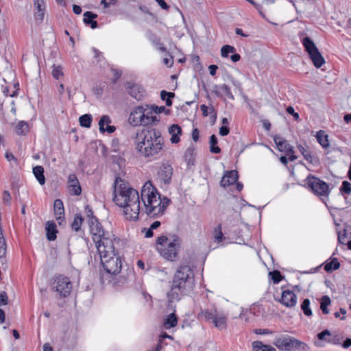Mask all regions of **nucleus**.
Wrapping results in <instances>:
<instances>
[{
    "mask_svg": "<svg viewBox=\"0 0 351 351\" xmlns=\"http://www.w3.org/2000/svg\"><path fill=\"white\" fill-rule=\"evenodd\" d=\"M213 237L215 242L219 243L222 242L224 239V235L222 232V227L221 224L219 223L213 230Z\"/></svg>",
    "mask_w": 351,
    "mask_h": 351,
    "instance_id": "obj_33",
    "label": "nucleus"
},
{
    "mask_svg": "<svg viewBox=\"0 0 351 351\" xmlns=\"http://www.w3.org/2000/svg\"><path fill=\"white\" fill-rule=\"evenodd\" d=\"M73 12L75 14H81L82 12V8L80 5H73Z\"/></svg>",
    "mask_w": 351,
    "mask_h": 351,
    "instance_id": "obj_64",
    "label": "nucleus"
},
{
    "mask_svg": "<svg viewBox=\"0 0 351 351\" xmlns=\"http://www.w3.org/2000/svg\"><path fill=\"white\" fill-rule=\"evenodd\" d=\"M340 263L337 258H330L324 263V269L326 272H331L340 267Z\"/></svg>",
    "mask_w": 351,
    "mask_h": 351,
    "instance_id": "obj_28",
    "label": "nucleus"
},
{
    "mask_svg": "<svg viewBox=\"0 0 351 351\" xmlns=\"http://www.w3.org/2000/svg\"><path fill=\"white\" fill-rule=\"evenodd\" d=\"M279 302L284 306L291 308L296 305L297 296L293 291L286 289L282 291Z\"/></svg>",
    "mask_w": 351,
    "mask_h": 351,
    "instance_id": "obj_14",
    "label": "nucleus"
},
{
    "mask_svg": "<svg viewBox=\"0 0 351 351\" xmlns=\"http://www.w3.org/2000/svg\"><path fill=\"white\" fill-rule=\"evenodd\" d=\"M173 286L184 294L191 292L195 287V275L193 270L187 265H180L173 278Z\"/></svg>",
    "mask_w": 351,
    "mask_h": 351,
    "instance_id": "obj_5",
    "label": "nucleus"
},
{
    "mask_svg": "<svg viewBox=\"0 0 351 351\" xmlns=\"http://www.w3.org/2000/svg\"><path fill=\"white\" fill-rule=\"evenodd\" d=\"M183 294L178 291V287H174V286H171V289L170 291L168 293L167 296L169 302H173L175 300H179L180 299V295Z\"/></svg>",
    "mask_w": 351,
    "mask_h": 351,
    "instance_id": "obj_35",
    "label": "nucleus"
},
{
    "mask_svg": "<svg viewBox=\"0 0 351 351\" xmlns=\"http://www.w3.org/2000/svg\"><path fill=\"white\" fill-rule=\"evenodd\" d=\"M29 128L28 123L25 121H19L14 128L15 132L18 135H25L29 132Z\"/></svg>",
    "mask_w": 351,
    "mask_h": 351,
    "instance_id": "obj_32",
    "label": "nucleus"
},
{
    "mask_svg": "<svg viewBox=\"0 0 351 351\" xmlns=\"http://www.w3.org/2000/svg\"><path fill=\"white\" fill-rule=\"evenodd\" d=\"M218 66L215 64H211L208 66L210 75L212 76L215 75Z\"/></svg>",
    "mask_w": 351,
    "mask_h": 351,
    "instance_id": "obj_56",
    "label": "nucleus"
},
{
    "mask_svg": "<svg viewBox=\"0 0 351 351\" xmlns=\"http://www.w3.org/2000/svg\"><path fill=\"white\" fill-rule=\"evenodd\" d=\"M341 346L343 348H348L351 346V339L350 338H346V340L343 341V342L341 343Z\"/></svg>",
    "mask_w": 351,
    "mask_h": 351,
    "instance_id": "obj_60",
    "label": "nucleus"
},
{
    "mask_svg": "<svg viewBox=\"0 0 351 351\" xmlns=\"http://www.w3.org/2000/svg\"><path fill=\"white\" fill-rule=\"evenodd\" d=\"M126 88L128 89V93L135 99L141 101L143 99L145 90L141 86L128 82Z\"/></svg>",
    "mask_w": 351,
    "mask_h": 351,
    "instance_id": "obj_17",
    "label": "nucleus"
},
{
    "mask_svg": "<svg viewBox=\"0 0 351 351\" xmlns=\"http://www.w3.org/2000/svg\"><path fill=\"white\" fill-rule=\"evenodd\" d=\"M8 296L5 291L0 293V306L6 305L8 304Z\"/></svg>",
    "mask_w": 351,
    "mask_h": 351,
    "instance_id": "obj_51",
    "label": "nucleus"
},
{
    "mask_svg": "<svg viewBox=\"0 0 351 351\" xmlns=\"http://www.w3.org/2000/svg\"><path fill=\"white\" fill-rule=\"evenodd\" d=\"M217 315V309L215 306L211 308L201 309L197 315V318L206 322H213Z\"/></svg>",
    "mask_w": 351,
    "mask_h": 351,
    "instance_id": "obj_20",
    "label": "nucleus"
},
{
    "mask_svg": "<svg viewBox=\"0 0 351 351\" xmlns=\"http://www.w3.org/2000/svg\"><path fill=\"white\" fill-rule=\"evenodd\" d=\"M317 143L322 146L323 149L329 147L328 135L326 134L325 131L320 130L317 132L315 135Z\"/></svg>",
    "mask_w": 351,
    "mask_h": 351,
    "instance_id": "obj_24",
    "label": "nucleus"
},
{
    "mask_svg": "<svg viewBox=\"0 0 351 351\" xmlns=\"http://www.w3.org/2000/svg\"><path fill=\"white\" fill-rule=\"evenodd\" d=\"M299 38L314 66L317 69L322 67L326 61L313 40L305 32H300Z\"/></svg>",
    "mask_w": 351,
    "mask_h": 351,
    "instance_id": "obj_8",
    "label": "nucleus"
},
{
    "mask_svg": "<svg viewBox=\"0 0 351 351\" xmlns=\"http://www.w3.org/2000/svg\"><path fill=\"white\" fill-rule=\"evenodd\" d=\"M169 133L171 136L170 138L171 143L176 144L180 142V136L182 134V128L178 125H171L169 128Z\"/></svg>",
    "mask_w": 351,
    "mask_h": 351,
    "instance_id": "obj_23",
    "label": "nucleus"
},
{
    "mask_svg": "<svg viewBox=\"0 0 351 351\" xmlns=\"http://www.w3.org/2000/svg\"><path fill=\"white\" fill-rule=\"evenodd\" d=\"M119 242L107 241L106 245H99L97 252L99 255L101 265L104 272L101 273L100 282L102 284L112 283L113 287L118 289L127 283V278L125 276H117L122 268L123 259L116 250Z\"/></svg>",
    "mask_w": 351,
    "mask_h": 351,
    "instance_id": "obj_2",
    "label": "nucleus"
},
{
    "mask_svg": "<svg viewBox=\"0 0 351 351\" xmlns=\"http://www.w3.org/2000/svg\"><path fill=\"white\" fill-rule=\"evenodd\" d=\"M269 275L274 284L279 283L282 278L281 273L278 270L270 271Z\"/></svg>",
    "mask_w": 351,
    "mask_h": 351,
    "instance_id": "obj_45",
    "label": "nucleus"
},
{
    "mask_svg": "<svg viewBox=\"0 0 351 351\" xmlns=\"http://www.w3.org/2000/svg\"><path fill=\"white\" fill-rule=\"evenodd\" d=\"M218 140L215 134H212L209 138L210 152L213 154H219L220 147L217 145Z\"/></svg>",
    "mask_w": 351,
    "mask_h": 351,
    "instance_id": "obj_34",
    "label": "nucleus"
},
{
    "mask_svg": "<svg viewBox=\"0 0 351 351\" xmlns=\"http://www.w3.org/2000/svg\"><path fill=\"white\" fill-rule=\"evenodd\" d=\"M147 38L158 50L162 52L167 51V48L160 42V38L156 35L149 32L147 34Z\"/></svg>",
    "mask_w": 351,
    "mask_h": 351,
    "instance_id": "obj_26",
    "label": "nucleus"
},
{
    "mask_svg": "<svg viewBox=\"0 0 351 351\" xmlns=\"http://www.w3.org/2000/svg\"><path fill=\"white\" fill-rule=\"evenodd\" d=\"M326 343H330V344H333V345H338V344L341 343L339 342V339L337 336H335L331 338H328Z\"/></svg>",
    "mask_w": 351,
    "mask_h": 351,
    "instance_id": "obj_54",
    "label": "nucleus"
},
{
    "mask_svg": "<svg viewBox=\"0 0 351 351\" xmlns=\"http://www.w3.org/2000/svg\"><path fill=\"white\" fill-rule=\"evenodd\" d=\"M178 324V318L175 313L167 315L163 322V327L165 329H170L175 327Z\"/></svg>",
    "mask_w": 351,
    "mask_h": 351,
    "instance_id": "obj_29",
    "label": "nucleus"
},
{
    "mask_svg": "<svg viewBox=\"0 0 351 351\" xmlns=\"http://www.w3.org/2000/svg\"><path fill=\"white\" fill-rule=\"evenodd\" d=\"M68 183L70 187L69 192L71 195H79L81 194L82 189L77 176L75 174H69L68 176Z\"/></svg>",
    "mask_w": 351,
    "mask_h": 351,
    "instance_id": "obj_18",
    "label": "nucleus"
},
{
    "mask_svg": "<svg viewBox=\"0 0 351 351\" xmlns=\"http://www.w3.org/2000/svg\"><path fill=\"white\" fill-rule=\"evenodd\" d=\"M135 143L138 155L147 161L151 162L161 156L164 139L159 130L147 128L137 132Z\"/></svg>",
    "mask_w": 351,
    "mask_h": 351,
    "instance_id": "obj_3",
    "label": "nucleus"
},
{
    "mask_svg": "<svg viewBox=\"0 0 351 351\" xmlns=\"http://www.w3.org/2000/svg\"><path fill=\"white\" fill-rule=\"evenodd\" d=\"M173 175V167L167 162H163L158 167L157 171L158 179L160 182L165 185H168L171 182Z\"/></svg>",
    "mask_w": 351,
    "mask_h": 351,
    "instance_id": "obj_12",
    "label": "nucleus"
},
{
    "mask_svg": "<svg viewBox=\"0 0 351 351\" xmlns=\"http://www.w3.org/2000/svg\"><path fill=\"white\" fill-rule=\"evenodd\" d=\"M52 75L55 79L59 80L63 76L62 68L60 66L54 65L52 70Z\"/></svg>",
    "mask_w": 351,
    "mask_h": 351,
    "instance_id": "obj_46",
    "label": "nucleus"
},
{
    "mask_svg": "<svg viewBox=\"0 0 351 351\" xmlns=\"http://www.w3.org/2000/svg\"><path fill=\"white\" fill-rule=\"evenodd\" d=\"M129 122L133 126L156 125L159 120L156 115H151L149 106H138L133 108L129 116Z\"/></svg>",
    "mask_w": 351,
    "mask_h": 351,
    "instance_id": "obj_6",
    "label": "nucleus"
},
{
    "mask_svg": "<svg viewBox=\"0 0 351 351\" xmlns=\"http://www.w3.org/2000/svg\"><path fill=\"white\" fill-rule=\"evenodd\" d=\"M175 96V94L172 92H167L165 90L160 92V97L162 100L165 101V104L167 106L172 105L171 99Z\"/></svg>",
    "mask_w": 351,
    "mask_h": 351,
    "instance_id": "obj_40",
    "label": "nucleus"
},
{
    "mask_svg": "<svg viewBox=\"0 0 351 351\" xmlns=\"http://www.w3.org/2000/svg\"><path fill=\"white\" fill-rule=\"evenodd\" d=\"M34 7V19L36 22L41 23L44 20L46 10L45 0H33Z\"/></svg>",
    "mask_w": 351,
    "mask_h": 351,
    "instance_id": "obj_13",
    "label": "nucleus"
},
{
    "mask_svg": "<svg viewBox=\"0 0 351 351\" xmlns=\"http://www.w3.org/2000/svg\"><path fill=\"white\" fill-rule=\"evenodd\" d=\"M85 210H86L87 217H88V219H90V217H95L93 215V212L92 209L90 208L89 206H86Z\"/></svg>",
    "mask_w": 351,
    "mask_h": 351,
    "instance_id": "obj_61",
    "label": "nucleus"
},
{
    "mask_svg": "<svg viewBox=\"0 0 351 351\" xmlns=\"http://www.w3.org/2000/svg\"><path fill=\"white\" fill-rule=\"evenodd\" d=\"M236 49L233 46L226 45L221 49V55L223 58H228L229 53H234Z\"/></svg>",
    "mask_w": 351,
    "mask_h": 351,
    "instance_id": "obj_44",
    "label": "nucleus"
},
{
    "mask_svg": "<svg viewBox=\"0 0 351 351\" xmlns=\"http://www.w3.org/2000/svg\"><path fill=\"white\" fill-rule=\"evenodd\" d=\"M118 178L114 182V203L124 209L127 219L136 221L141 211V201L143 204L142 211L150 218H158L162 216L169 204L170 200L161 197L160 193L150 181L146 182L142 187L141 195L138 192L125 183L117 185Z\"/></svg>",
    "mask_w": 351,
    "mask_h": 351,
    "instance_id": "obj_1",
    "label": "nucleus"
},
{
    "mask_svg": "<svg viewBox=\"0 0 351 351\" xmlns=\"http://www.w3.org/2000/svg\"><path fill=\"white\" fill-rule=\"evenodd\" d=\"M6 254V243L4 237H0V258H4Z\"/></svg>",
    "mask_w": 351,
    "mask_h": 351,
    "instance_id": "obj_48",
    "label": "nucleus"
},
{
    "mask_svg": "<svg viewBox=\"0 0 351 351\" xmlns=\"http://www.w3.org/2000/svg\"><path fill=\"white\" fill-rule=\"evenodd\" d=\"M230 133V128L227 125H222L219 128V134L222 136H227Z\"/></svg>",
    "mask_w": 351,
    "mask_h": 351,
    "instance_id": "obj_52",
    "label": "nucleus"
},
{
    "mask_svg": "<svg viewBox=\"0 0 351 351\" xmlns=\"http://www.w3.org/2000/svg\"><path fill=\"white\" fill-rule=\"evenodd\" d=\"M216 328H223L226 326V317L224 315H220L215 317L212 322Z\"/></svg>",
    "mask_w": 351,
    "mask_h": 351,
    "instance_id": "obj_39",
    "label": "nucleus"
},
{
    "mask_svg": "<svg viewBox=\"0 0 351 351\" xmlns=\"http://www.w3.org/2000/svg\"><path fill=\"white\" fill-rule=\"evenodd\" d=\"M44 172V168L42 166L38 165L33 168V173L40 185L45 183Z\"/></svg>",
    "mask_w": 351,
    "mask_h": 351,
    "instance_id": "obj_31",
    "label": "nucleus"
},
{
    "mask_svg": "<svg viewBox=\"0 0 351 351\" xmlns=\"http://www.w3.org/2000/svg\"><path fill=\"white\" fill-rule=\"evenodd\" d=\"M199 138V131L197 128H194L192 131V138L195 142H197Z\"/></svg>",
    "mask_w": 351,
    "mask_h": 351,
    "instance_id": "obj_55",
    "label": "nucleus"
},
{
    "mask_svg": "<svg viewBox=\"0 0 351 351\" xmlns=\"http://www.w3.org/2000/svg\"><path fill=\"white\" fill-rule=\"evenodd\" d=\"M331 300L329 296L324 295L322 297L320 300V308L324 314H328L329 313V310L328 306L330 304Z\"/></svg>",
    "mask_w": 351,
    "mask_h": 351,
    "instance_id": "obj_37",
    "label": "nucleus"
},
{
    "mask_svg": "<svg viewBox=\"0 0 351 351\" xmlns=\"http://www.w3.org/2000/svg\"><path fill=\"white\" fill-rule=\"evenodd\" d=\"M233 54L230 56V59L233 62H237L240 60L241 56L239 53H232Z\"/></svg>",
    "mask_w": 351,
    "mask_h": 351,
    "instance_id": "obj_62",
    "label": "nucleus"
},
{
    "mask_svg": "<svg viewBox=\"0 0 351 351\" xmlns=\"http://www.w3.org/2000/svg\"><path fill=\"white\" fill-rule=\"evenodd\" d=\"M111 122L112 121L108 115L101 116L98 123L100 132L102 134L105 132L113 133L116 130V128L114 125H110Z\"/></svg>",
    "mask_w": 351,
    "mask_h": 351,
    "instance_id": "obj_15",
    "label": "nucleus"
},
{
    "mask_svg": "<svg viewBox=\"0 0 351 351\" xmlns=\"http://www.w3.org/2000/svg\"><path fill=\"white\" fill-rule=\"evenodd\" d=\"M200 109H201V111L202 112V115L204 117H207L208 113V107L205 105V104H202L200 106Z\"/></svg>",
    "mask_w": 351,
    "mask_h": 351,
    "instance_id": "obj_63",
    "label": "nucleus"
},
{
    "mask_svg": "<svg viewBox=\"0 0 351 351\" xmlns=\"http://www.w3.org/2000/svg\"><path fill=\"white\" fill-rule=\"evenodd\" d=\"M97 17L96 14L93 13L90 11H86L84 13L83 21L86 25H90L92 29L97 27V22L95 21V19Z\"/></svg>",
    "mask_w": 351,
    "mask_h": 351,
    "instance_id": "obj_25",
    "label": "nucleus"
},
{
    "mask_svg": "<svg viewBox=\"0 0 351 351\" xmlns=\"http://www.w3.org/2000/svg\"><path fill=\"white\" fill-rule=\"evenodd\" d=\"M112 72L114 76L113 82H116L117 80L121 77V73L117 69H112Z\"/></svg>",
    "mask_w": 351,
    "mask_h": 351,
    "instance_id": "obj_58",
    "label": "nucleus"
},
{
    "mask_svg": "<svg viewBox=\"0 0 351 351\" xmlns=\"http://www.w3.org/2000/svg\"><path fill=\"white\" fill-rule=\"evenodd\" d=\"M327 336H330V332L328 329H325L317 335V337L320 341H325L327 342Z\"/></svg>",
    "mask_w": 351,
    "mask_h": 351,
    "instance_id": "obj_49",
    "label": "nucleus"
},
{
    "mask_svg": "<svg viewBox=\"0 0 351 351\" xmlns=\"http://www.w3.org/2000/svg\"><path fill=\"white\" fill-rule=\"evenodd\" d=\"M298 149L304 156V159L312 165H317L319 163V159L317 157H314L311 155V152L302 145L300 144L298 145Z\"/></svg>",
    "mask_w": 351,
    "mask_h": 351,
    "instance_id": "obj_22",
    "label": "nucleus"
},
{
    "mask_svg": "<svg viewBox=\"0 0 351 351\" xmlns=\"http://www.w3.org/2000/svg\"><path fill=\"white\" fill-rule=\"evenodd\" d=\"M53 210L56 219L58 221L60 225L64 220V208L63 202L60 199H56L53 203Z\"/></svg>",
    "mask_w": 351,
    "mask_h": 351,
    "instance_id": "obj_19",
    "label": "nucleus"
},
{
    "mask_svg": "<svg viewBox=\"0 0 351 351\" xmlns=\"http://www.w3.org/2000/svg\"><path fill=\"white\" fill-rule=\"evenodd\" d=\"M254 332L256 335H269L272 333V331L269 329L256 328Z\"/></svg>",
    "mask_w": 351,
    "mask_h": 351,
    "instance_id": "obj_53",
    "label": "nucleus"
},
{
    "mask_svg": "<svg viewBox=\"0 0 351 351\" xmlns=\"http://www.w3.org/2000/svg\"><path fill=\"white\" fill-rule=\"evenodd\" d=\"M253 351H277L270 345H265L261 341H254L252 343Z\"/></svg>",
    "mask_w": 351,
    "mask_h": 351,
    "instance_id": "obj_30",
    "label": "nucleus"
},
{
    "mask_svg": "<svg viewBox=\"0 0 351 351\" xmlns=\"http://www.w3.org/2000/svg\"><path fill=\"white\" fill-rule=\"evenodd\" d=\"M157 250L162 257L173 261L178 256L182 240L177 234H173L169 239L165 235L158 237L156 241Z\"/></svg>",
    "mask_w": 351,
    "mask_h": 351,
    "instance_id": "obj_4",
    "label": "nucleus"
},
{
    "mask_svg": "<svg viewBox=\"0 0 351 351\" xmlns=\"http://www.w3.org/2000/svg\"><path fill=\"white\" fill-rule=\"evenodd\" d=\"M216 88L217 90H215L214 93L217 97H220L223 95L230 99H234V97L231 92L230 87L227 84H223L219 86H216Z\"/></svg>",
    "mask_w": 351,
    "mask_h": 351,
    "instance_id": "obj_21",
    "label": "nucleus"
},
{
    "mask_svg": "<svg viewBox=\"0 0 351 351\" xmlns=\"http://www.w3.org/2000/svg\"><path fill=\"white\" fill-rule=\"evenodd\" d=\"M156 1L163 10H167L169 8V6L167 5L165 0H156Z\"/></svg>",
    "mask_w": 351,
    "mask_h": 351,
    "instance_id": "obj_57",
    "label": "nucleus"
},
{
    "mask_svg": "<svg viewBox=\"0 0 351 351\" xmlns=\"http://www.w3.org/2000/svg\"><path fill=\"white\" fill-rule=\"evenodd\" d=\"M185 160L189 165L195 164L194 149L192 147H188L184 154Z\"/></svg>",
    "mask_w": 351,
    "mask_h": 351,
    "instance_id": "obj_41",
    "label": "nucleus"
},
{
    "mask_svg": "<svg viewBox=\"0 0 351 351\" xmlns=\"http://www.w3.org/2000/svg\"><path fill=\"white\" fill-rule=\"evenodd\" d=\"M93 121L92 115L90 114H84L80 117L79 121L80 125L84 128H89Z\"/></svg>",
    "mask_w": 351,
    "mask_h": 351,
    "instance_id": "obj_36",
    "label": "nucleus"
},
{
    "mask_svg": "<svg viewBox=\"0 0 351 351\" xmlns=\"http://www.w3.org/2000/svg\"><path fill=\"white\" fill-rule=\"evenodd\" d=\"M149 110L151 111V115H153L154 113L160 114L162 112L168 114L170 111L169 109H167L165 106H158L156 105H152L150 106H149Z\"/></svg>",
    "mask_w": 351,
    "mask_h": 351,
    "instance_id": "obj_42",
    "label": "nucleus"
},
{
    "mask_svg": "<svg viewBox=\"0 0 351 351\" xmlns=\"http://www.w3.org/2000/svg\"><path fill=\"white\" fill-rule=\"evenodd\" d=\"M5 158L7 159L8 161L9 162H11V161H16V157L10 152H5Z\"/></svg>",
    "mask_w": 351,
    "mask_h": 351,
    "instance_id": "obj_59",
    "label": "nucleus"
},
{
    "mask_svg": "<svg viewBox=\"0 0 351 351\" xmlns=\"http://www.w3.org/2000/svg\"><path fill=\"white\" fill-rule=\"evenodd\" d=\"M84 221L83 217L80 214L75 215L73 221L71 223V228L75 232H78L81 230V226Z\"/></svg>",
    "mask_w": 351,
    "mask_h": 351,
    "instance_id": "obj_38",
    "label": "nucleus"
},
{
    "mask_svg": "<svg viewBox=\"0 0 351 351\" xmlns=\"http://www.w3.org/2000/svg\"><path fill=\"white\" fill-rule=\"evenodd\" d=\"M310 300L308 298H305L301 304V309L306 316H311L312 311L310 308Z\"/></svg>",
    "mask_w": 351,
    "mask_h": 351,
    "instance_id": "obj_43",
    "label": "nucleus"
},
{
    "mask_svg": "<svg viewBox=\"0 0 351 351\" xmlns=\"http://www.w3.org/2000/svg\"><path fill=\"white\" fill-rule=\"evenodd\" d=\"M340 191L345 194L351 193V184L348 181H343L340 187Z\"/></svg>",
    "mask_w": 351,
    "mask_h": 351,
    "instance_id": "obj_47",
    "label": "nucleus"
},
{
    "mask_svg": "<svg viewBox=\"0 0 351 351\" xmlns=\"http://www.w3.org/2000/svg\"><path fill=\"white\" fill-rule=\"evenodd\" d=\"M53 289L58 292L61 297L68 296L72 290L73 285L68 277L59 275L55 277L53 284Z\"/></svg>",
    "mask_w": 351,
    "mask_h": 351,
    "instance_id": "obj_11",
    "label": "nucleus"
},
{
    "mask_svg": "<svg viewBox=\"0 0 351 351\" xmlns=\"http://www.w3.org/2000/svg\"><path fill=\"white\" fill-rule=\"evenodd\" d=\"M304 182L309 190L315 195L328 197L330 189L326 182L313 175H308Z\"/></svg>",
    "mask_w": 351,
    "mask_h": 351,
    "instance_id": "obj_10",
    "label": "nucleus"
},
{
    "mask_svg": "<svg viewBox=\"0 0 351 351\" xmlns=\"http://www.w3.org/2000/svg\"><path fill=\"white\" fill-rule=\"evenodd\" d=\"M273 343L281 351H306L309 349L306 343L287 334L276 336Z\"/></svg>",
    "mask_w": 351,
    "mask_h": 351,
    "instance_id": "obj_7",
    "label": "nucleus"
},
{
    "mask_svg": "<svg viewBox=\"0 0 351 351\" xmlns=\"http://www.w3.org/2000/svg\"><path fill=\"white\" fill-rule=\"evenodd\" d=\"M88 223L90 227V233L92 234L93 240L97 248L99 245H106L107 241L112 242L120 241L114 235L104 231L103 226L98 221L97 217H90V219L88 220Z\"/></svg>",
    "mask_w": 351,
    "mask_h": 351,
    "instance_id": "obj_9",
    "label": "nucleus"
},
{
    "mask_svg": "<svg viewBox=\"0 0 351 351\" xmlns=\"http://www.w3.org/2000/svg\"><path fill=\"white\" fill-rule=\"evenodd\" d=\"M286 111L288 114L292 115L295 121H298L300 118L299 114L295 112L293 107L289 106L287 108Z\"/></svg>",
    "mask_w": 351,
    "mask_h": 351,
    "instance_id": "obj_50",
    "label": "nucleus"
},
{
    "mask_svg": "<svg viewBox=\"0 0 351 351\" xmlns=\"http://www.w3.org/2000/svg\"><path fill=\"white\" fill-rule=\"evenodd\" d=\"M46 232H47V239L49 241H54L57 236L56 234L58 232L56 225L53 221H48L46 224Z\"/></svg>",
    "mask_w": 351,
    "mask_h": 351,
    "instance_id": "obj_27",
    "label": "nucleus"
},
{
    "mask_svg": "<svg viewBox=\"0 0 351 351\" xmlns=\"http://www.w3.org/2000/svg\"><path fill=\"white\" fill-rule=\"evenodd\" d=\"M238 179L239 175L236 170L228 171L223 176L220 182V185L223 188H226L236 183Z\"/></svg>",
    "mask_w": 351,
    "mask_h": 351,
    "instance_id": "obj_16",
    "label": "nucleus"
}]
</instances>
